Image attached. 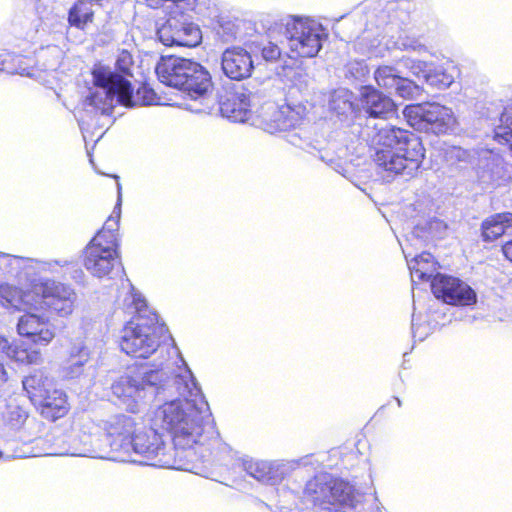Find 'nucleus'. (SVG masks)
I'll return each instance as SVG.
<instances>
[{
    "mask_svg": "<svg viewBox=\"0 0 512 512\" xmlns=\"http://www.w3.org/2000/svg\"><path fill=\"white\" fill-rule=\"evenodd\" d=\"M9 345H10V343H9L8 339L6 337H4L3 335H0V353H5V355H6Z\"/></svg>",
    "mask_w": 512,
    "mask_h": 512,
    "instance_id": "obj_38",
    "label": "nucleus"
},
{
    "mask_svg": "<svg viewBox=\"0 0 512 512\" xmlns=\"http://www.w3.org/2000/svg\"><path fill=\"white\" fill-rule=\"evenodd\" d=\"M437 262L433 255L428 252H423L416 256L410 266L411 277L414 281L418 282H430L436 274Z\"/></svg>",
    "mask_w": 512,
    "mask_h": 512,
    "instance_id": "obj_24",
    "label": "nucleus"
},
{
    "mask_svg": "<svg viewBox=\"0 0 512 512\" xmlns=\"http://www.w3.org/2000/svg\"><path fill=\"white\" fill-rule=\"evenodd\" d=\"M134 64L132 54L127 50H122L117 57L115 68L121 73L107 71L105 68H99L92 72L93 84L102 88L105 92L104 100L99 98L97 92L91 93L88 97L89 103L96 107L104 109L100 104L111 105L114 97L124 106L130 107L133 103V89L131 83L123 75H130Z\"/></svg>",
    "mask_w": 512,
    "mask_h": 512,
    "instance_id": "obj_7",
    "label": "nucleus"
},
{
    "mask_svg": "<svg viewBox=\"0 0 512 512\" xmlns=\"http://www.w3.org/2000/svg\"><path fill=\"white\" fill-rule=\"evenodd\" d=\"M222 116L234 122H245L250 116V98L244 91L223 87L217 95Z\"/></svg>",
    "mask_w": 512,
    "mask_h": 512,
    "instance_id": "obj_13",
    "label": "nucleus"
},
{
    "mask_svg": "<svg viewBox=\"0 0 512 512\" xmlns=\"http://www.w3.org/2000/svg\"><path fill=\"white\" fill-rule=\"evenodd\" d=\"M0 302L6 308L24 313L16 331L36 346H48L56 336L50 317L67 319L78 307V295L70 283L48 277L30 281L23 290L14 285H0Z\"/></svg>",
    "mask_w": 512,
    "mask_h": 512,
    "instance_id": "obj_1",
    "label": "nucleus"
},
{
    "mask_svg": "<svg viewBox=\"0 0 512 512\" xmlns=\"http://www.w3.org/2000/svg\"><path fill=\"white\" fill-rule=\"evenodd\" d=\"M399 77L397 70L388 65L378 66L374 71V79L377 85L383 89L395 87Z\"/></svg>",
    "mask_w": 512,
    "mask_h": 512,
    "instance_id": "obj_27",
    "label": "nucleus"
},
{
    "mask_svg": "<svg viewBox=\"0 0 512 512\" xmlns=\"http://www.w3.org/2000/svg\"><path fill=\"white\" fill-rule=\"evenodd\" d=\"M402 113L412 128L436 135L448 133L455 124L451 109L435 102L409 104Z\"/></svg>",
    "mask_w": 512,
    "mask_h": 512,
    "instance_id": "obj_8",
    "label": "nucleus"
},
{
    "mask_svg": "<svg viewBox=\"0 0 512 512\" xmlns=\"http://www.w3.org/2000/svg\"><path fill=\"white\" fill-rule=\"evenodd\" d=\"M501 251L504 258L512 263V238L502 244Z\"/></svg>",
    "mask_w": 512,
    "mask_h": 512,
    "instance_id": "obj_36",
    "label": "nucleus"
},
{
    "mask_svg": "<svg viewBox=\"0 0 512 512\" xmlns=\"http://www.w3.org/2000/svg\"><path fill=\"white\" fill-rule=\"evenodd\" d=\"M333 477L327 473H320L308 480L304 487V495L315 505L325 506L327 493Z\"/></svg>",
    "mask_w": 512,
    "mask_h": 512,
    "instance_id": "obj_23",
    "label": "nucleus"
},
{
    "mask_svg": "<svg viewBox=\"0 0 512 512\" xmlns=\"http://www.w3.org/2000/svg\"><path fill=\"white\" fill-rule=\"evenodd\" d=\"M206 415L189 400H174L159 406L153 417L154 424L171 434L176 455L192 459L216 457L222 442Z\"/></svg>",
    "mask_w": 512,
    "mask_h": 512,
    "instance_id": "obj_2",
    "label": "nucleus"
},
{
    "mask_svg": "<svg viewBox=\"0 0 512 512\" xmlns=\"http://www.w3.org/2000/svg\"><path fill=\"white\" fill-rule=\"evenodd\" d=\"M135 102L143 105H157L161 101V97L155 92V90L147 83L143 82L137 88L135 93Z\"/></svg>",
    "mask_w": 512,
    "mask_h": 512,
    "instance_id": "obj_28",
    "label": "nucleus"
},
{
    "mask_svg": "<svg viewBox=\"0 0 512 512\" xmlns=\"http://www.w3.org/2000/svg\"><path fill=\"white\" fill-rule=\"evenodd\" d=\"M353 492V487L347 481L333 477L324 508L339 511L347 506H353Z\"/></svg>",
    "mask_w": 512,
    "mask_h": 512,
    "instance_id": "obj_19",
    "label": "nucleus"
},
{
    "mask_svg": "<svg viewBox=\"0 0 512 512\" xmlns=\"http://www.w3.org/2000/svg\"><path fill=\"white\" fill-rule=\"evenodd\" d=\"M494 140L507 148L512 144V107H506L494 129Z\"/></svg>",
    "mask_w": 512,
    "mask_h": 512,
    "instance_id": "obj_26",
    "label": "nucleus"
},
{
    "mask_svg": "<svg viewBox=\"0 0 512 512\" xmlns=\"http://www.w3.org/2000/svg\"><path fill=\"white\" fill-rule=\"evenodd\" d=\"M120 348L136 359H147L170 338L167 326L151 311L137 313L122 330Z\"/></svg>",
    "mask_w": 512,
    "mask_h": 512,
    "instance_id": "obj_4",
    "label": "nucleus"
},
{
    "mask_svg": "<svg viewBox=\"0 0 512 512\" xmlns=\"http://www.w3.org/2000/svg\"><path fill=\"white\" fill-rule=\"evenodd\" d=\"M125 388H127L128 390H130V392L128 393L127 396L131 397L132 396V393L133 392H136L138 391V387H134L130 384L129 381L127 382H121V383H118L115 387H114V393L118 396H122Z\"/></svg>",
    "mask_w": 512,
    "mask_h": 512,
    "instance_id": "obj_35",
    "label": "nucleus"
},
{
    "mask_svg": "<svg viewBox=\"0 0 512 512\" xmlns=\"http://www.w3.org/2000/svg\"><path fill=\"white\" fill-rule=\"evenodd\" d=\"M6 356L21 365H33L41 361V352L23 341L10 343Z\"/></svg>",
    "mask_w": 512,
    "mask_h": 512,
    "instance_id": "obj_25",
    "label": "nucleus"
},
{
    "mask_svg": "<svg viewBox=\"0 0 512 512\" xmlns=\"http://www.w3.org/2000/svg\"><path fill=\"white\" fill-rule=\"evenodd\" d=\"M304 108L289 104H266L257 115L258 125L270 134L287 132L302 123Z\"/></svg>",
    "mask_w": 512,
    "mask_h": 512,
    "instance_id": "obj_10",
    "label": "nucleus"
},
{
    "mask_svg": "<svg viewBox=\"0 0 512 512\" xmlns=\"http://www.w3.org/2000/svg\"><path fill=\"white\" fill-rule=\"evenodd\" d=\"M40 415L48 421H56L65 417L70 405L66 393L58 387L44 394L43 399L34 403Z\"/></svg>",
    "mask_w": 512,
    "mask_h": 512,
    "instance_id": "obj_17",
    "label": "nucleus"
},
{
    "mask_svg": "<svg viewBox=\"0 0 512 512\" xmlns=\"http://www.w3.org/2000/svg\"><path fill=\"white\" fill-rule=\"evenodd\" d=\"M262 56L267 61H276L281 56V49L277 44L269 42L262 48Z\"/></svg>",
    "mask_w": 512,
    "mask_h": 512,
    "instance_id": "obj_32",
    "label": "nucleus"
},
{
    "mask_svg": "<svg viewBox=\"0 0 512 512\" xmlns=\"http://www.w3.org/2000/svg\"><path fill=\"white\" fill-rule=\"evenodd\" d=\"M8 381V373L5 369L3 363L0 362V389L6 384Z\"/></svg>",
    "mask_w": 512,
    "mask_h": 512,
    "instance_id": "obj_37",
    "label": "nucleus"
},
{
    "mask_svg": "<svg viewBox=\"0 0 512 512\" xmlns=\"http://www.w3.org/2000/svg\"><path fill=\"white\" fill-rule=\"evenodd\" d=\"M23 389L27 393L30 401L34 404L43 399L44 394L57 388L54 379L50 378L44 371L37 370L23 379Z\"/></svg>",
    "mask_w": 512,
    "mask_h": 512,
    "instance_id": "obj_20",
    "label": "nucleus"
},
{
    "mask_svg": "<svg viewBox=\"0 0 512 512\" xmlns=\"http://www.w3.org/2000/svg\"><path fill=\"white\" fill-rule=\"evenodd\" d=\"M159 39L166 46L192 48L200 44L202 35L199 28L191 25L182 26L174 32L170 26H164L159 31Z\"/></svg>",
    "mask_w": 512,
    "mask_h": 512,
    "instance_id": "obj_18",
    "label": "nucleus"
},
{
    "mask_svg": "<svg viewBox=\"0 0 512 512\" xmlns=\"http://www.w3.org/2000/svg\"><path fill=\"white\" fill-rule=\"evenodd\" d=\"M268 467L264 463L251 462L247 466V472L257 480L266 479L269 475Z\"/></svg>",
    "mask_w": 512,
    "mask_h": 512,
    "instance_id": "obj_30",
    "label": "nucleus"
},
{
    "mask_svg": "<svg viewBox=\"0 0 512 512\" xmlns=\"http://www.w3.org/2000/svg\"><path fill=\"white\" fill-rule=\"evenodd\" d=\"M507 150L509 151V153L511 154L512 156V144L507 148Z\"/></svg>",
    "mask_w": 512,
    "mask_h": 512,
    "instance_id": "obj_39",
    "label": "nucleus"
},
{
    "mask_svg": "<svg viewBox=\"0 0 512 512\" xmlns=\"http://www.w3.org/2000/svg\"><path fill=\"white\" fill-rule=\"evenodd\" d=\"M165 441L163 435L153 427L144 425L141 419L139 429L134 435L130 451L147 458H153L163 454Z\"/></svg>",
    "mask_w": 512,
    "mask_h": 512,
    "instance_id": "obj_16",
    "label": "nucleus"
},
{
    "mask_svg": "<svg viewBox=\"0 0 512 512\" xmlns=\"http://www.w3.org/2000/svg\"><path fill=\"white\" fill-rule=\"evenodd\" d=\"M432 294L443 303L453 306H471L477 301L475 291L457 277L436 273L431 283Z\"/></svg>",
    "mask_w": 512,
    "mask_h": 512,
    "instance_id": "obj_11",
    "label": "nucleus"
},
{
    "mask_svg": "<svg viewBox=\"0 0 512 512\" xmlns=\"http://www.w3.org/2000/svg\"><path fill=\"white\" fill-rule=\"evenodd\" d=\"M14 58L10 53L0 54V72H9L14 68Z\"/></svg>",
    "mask_w": 512,
    "mask_h": 512,
    "instance_id": "obj_34",
    "label": "nucleus"
},
{
    "mask_svg": "<svg viewBox=\"0 0 512 512\" xmlns=\"http://www.w3.org/2000/svg\"><path fill=\"white\" fill-rule=\"evenodd\" d=\"M140 421V417L127 414H118L109 419L104 430L111 449L130 452Z\"/></svg>",
    "mask_w": 512,
    "mask_h": 512,
    "instance_id": "obj_12",
    "label": "nucleus"
},
{
    "mask_svg": "<svg viewBox=\"0 0 512 512\" xmlns=\"http://www.w3.org/2000/svg\"><path fill=\"white\" fill-rule=\"evenodd\" d=\"M286 30L292 57L312 58L322 48V29L313 21L295 18L287 24Z\"/></svg>",
    "mask_w": 512,
    "mask_h": 512,
    "instance_id": "obj_9",
    "label": "nucleus"
},
{
    "mask_svg": "<svg viewBox=\"0 0 512 512\" xmlns=\"http://www.w3.org/2000/svg\"><path fill=\"white\" fill-rule=\"evenodd\" d=\"M375 164L383 171L413 177L421 168L426 149L420 136L413 131L387 125L374 135Z\"/></svg>",
    "mask_w": 512,
    "mask_h": 512,
    "instance_id": "obj_3",
    "label": "nucleus"
},
{
    "mask_svg": "<svg viewBox=\"0 0 512 512\" xmlns=\"http://www.w3.org/2000/svg\"><path fill=\"white\" fill-rule=\"evenodd\" d=\"M395 90L398 96L404 99H414L421 95V88L415 84L412 80H409L404 77H399Z\"/></svg>",
    "mask_w": 512,
    "mask_h": 512,
    "instance_id": "obj_29",
    "label": "nucleus"
},
{
    "mask_svg": "<svg viewBox=\"0 0 512 512\" xmlns=\"http://www.w3.org/2000/svg\"><path fill=\"white\" fill-rule=\"evenodd\" d=\"M28 415L26 411H24L19 406H10L8 411V421L14 425H22Z\"/></svg>",
    "mask_w": 512,
    "mask_h": 512,
    "instance_id": "obj_31",
    "label": "nucleus"
},
{
    "mask_svg": "<svg viewBox=\"0 0 512 512\" xmlns=\"http://www.w3.org/2000/svg\"><path fill=\"white\" fill-rule=\"evenodd\" d=\"M429 78L432 84H438L440 87H448L453 82L451 76L438 71H435Z\"/></svg>",
    "mask_w": 512,
    "mask_h": 512,
    "instance_id": "obj_33",
    "label": "nucleus"
},
{
    "mask_svg": "<svg viewBox=\"0 0 512 512\" xmlns=\"http://www.w3.org/2000/svg\"><path fill=\"white\" fill-rule=\"evenodd\" d=\"M119 206L120 202L83 252L84 267L99 278L109 276L118 263V228L121 215Z\"/></svg>",
    "mask_w": 512,
    "mask_h": 512,
    "instance_id": "obj_5",
    "label": "nucleus"
},
{
    "mask_svg": "<svg viewBox=\"0 0 512 512\" xmlns=\"http://www.w3.org/2000/svg\"><path fill=\"white\" fill-rule=\"evenodd\" d=\"M94 6L86 0H76L67 11V23L69 27L80 31H86L95 23L96 12Z\"/></svg>",
    "mask_w": 512,
    "mask_h": 512,
    "instance_id": "obj_21",
    "label": "nucleus"
},
{
    "mask_svg": "<svg viewBox=\"0 0 512 512\" xmlns=\"http://www.w3.org/2000/svg\"><path fill=\"white\" fill-rule=\"evenodd\" d=\"M156 71L167 85L184 91L192 99L205 97L213 88L209 71L189 59L169 57L157 66Z\"/></svg>",
    "mask_w": 512,
    "mask_h": 512,
    "instance_id": "obj_6",
    "label": "nucleus"
},
{
    "mask_svg": "<svg viewBox=\"0 0 512 512\" xmlns=\"http://www.w3.org/2000/svg\"><path fill=\"white\" fill-rule=\"evenodd\" d=\"M512 228V213L500 212L485 218L481 224V237L484 242H493Z\"/></svg>",
    "mask_w": 512,
    "mask_h": 512,
    "instance_id": "obj_22",
    "label": "nucleus"
},
{
    "mask_svg": "<svg viewBox=\"0 0 512 512\" xmlns=\"http://www.w3.org/2000/svg\"><path fill=\"white\" fill-rule=\"evenodd\" d=\"M359 104L361 109L371 118L386 119L397 111V105L387 95L371 85H365L360 90Z\"/></svg>",
    "mask_w": 512,
    "mask_h": 512,
    "instance_id": "obj_14",
    "label": "nucleus"
},
{
    "mask_svg": "<svg viewBox=\"0 0 512 512\" xmlns=\"http://www.w3.org/2000/svg\"><path fill=\"white\" fill-rule=\"evenodd\" d=\"M253 68L252 57L244 48L231 47L223 52L222 69L230 79H246L252 74Z\"/></svg>",
    "mask_w": 512,
    "mask_h": 512,
    "instance_id": "obj_15",
    "label": "nucleus"
}]
</instances>
